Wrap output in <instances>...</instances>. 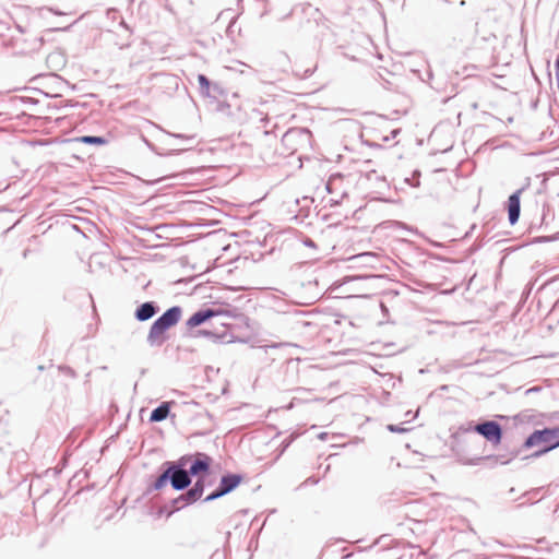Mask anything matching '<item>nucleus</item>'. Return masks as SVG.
I'll use <instances>...</instances> for the list:
<instances>
[{"mask_svg":"<svg viewBox=\"0 0 559 559\" xmlns=\"http://www.w3.org/2000/svg\"><path fill=\"white\" fill-rule=\"evenodd\" d=\"M134 314L138 319H140V307L135 309Z\"/></svg>","mask_w":559,"mask_h":559,"instance_id":"obj_14","label":"nucleus"},{"mask_svg":"<svg viewBox=\"0 0 559 559\" xmlns=\"http://www.w3.org/2000/svg\"><path fill=\"white\" fill-rule=\"evenodd\" d=\"M171 404L173 402H163L156 409L152 412L150 420L157 423L166 419L169 415Z\"/></svg>","mask_w":559,"mask_h":559,"instance_id":"obj_8","label":"nucleus"},{"mask_svg":"<svg viewBox=\"0 0 559 559\" xmlns=\"http://www.w3.org/2000/svg\"><path fill=\"white\" fill-rule=\"evenodd\" d=\"M74 141L84 143V144H95V145H104L107 143V140L102 136H92V135H84L74 139Z\"/></svg>","mask_w":559,"mask_h":559,"instance_id":"obj_10","label":"nucleus"},{"mask_svg":"<svg viewBox=\"0 0 559 559\" xmlns=\"http://www.w3.org/2000/svg\"><path fill=\"white\" fill-rule=\"evenodd\" d=\"M240 483H241V477L238 475L224 476L221 480L218 490H216L215 492L207 496L205 500L210 501V500H214L218 497H222V496L228 493L229 491H231L233 489H235Z\"/></svg>","mask_w":559,"mask_h":559,"instance_id":"obj_4","label":"nucleus"},{"mask_svg":"<svg viewBox=\"0 0 559 559\" xmlns=\"http://www.w3.org/2000/svg\"><path fill=\"white\" fill-rule=\"evenodd\" d=\"M559 429L534 431L525 441L526 448L542 447L538 454L546 453L559 445Z\"/></svg>","mask_w":559,"mask_h":559,"instance_id":"obj_2","label":"nucleus"},{"mask_svg":"<svg viewBox=\"0 0 559 559\" xmlns=\"http://www.w3.org/2000/svg\"><path fill=\"white\" fill-rule=\"evenodd\" d=\"M155 312H156V310H155V307L153 306V304H151V302L142 304V321L148 320L150 318H152L155 314Z\"/></svg>","mask_w":559,"mask_h":559,"instance_id":"obj_12","label":"nucleus"},{"mask_svg":"<svg viewBox=\"0 0 559 559\" xmlns=\"http://www.w3.org/2000/svg\"><path fill=\"white\" fill-rule=\"evenodd\" d=\"M181 318V309L173 307L159 317L151 326L147 341L152 345H160L165 341V332L176 325Z\"/></svg>","mask_w":559,"mask_h":559,"instance_id":"obj_1","label":"nucleus"},{"mask_svg":"<svg viewBox=\"0 0 559 559\" xmlns=\"http://www.w3.org/2000/svg\"><path fill=\"white\" fill-rule=\"evenodd\" d=\"M522 190H518L513 194L509 197L508 200V213H509V222L511 225H514L520 216V195Z\"/></svg>","mask_w":559,"mask_h":559,"instance_id":"obj_6","label":"nucleus"},{"mask_svg":"<svg viewBox=\"0 0 559 559\" xmlns=\"http://www.w3.org/2000/svg\"><path fill=\"white\" fill-rule=\"evenodd\" d=\"M202 492L203 484L201 481H197L194 487L187 492V497L190 501H195L202 496Z\"/></svg>","mask_w":559,"mask_h":559,"instance_id":"obj_11","label":"nucleus"},{"mask_svg":"<svg viewBox=\"0 0 559 559\" xmlns=\"http://www.w3.org/2000/svg\"><path fill=\"white\" fill-rule=\"evenodd\" d=\"M475 431L495 444H499L501 442V427L496 421H486L479 424L475 427Z\"/></svg>","mask_w":559,"mask_h":559,"instance_id":"obj_3","label":"nucleus"},{"mask_svg":"<svg viewBox=\"0 0 559 559\" xmlns=\"http://www.w3.org/2000/svg\"><path fill=\"white\" fill-rule=\"evenodd\" d=\"M219 311L205 309L193 313L187 321V326L190 329L197 328L207 321L209 319L219 314Z\"/></svg>","mask_w":559,"mask_h":559,"instance_id":"obj_5","label":"nucleus"},{"mask_svg":"<svg viewBox=\"0 0 559 559\" xmlns=\"http://www.w3.org/2000/svg\"><path fill=\"white\" fill-rule=\"evenodd\" d=\"M169 473H170V469H169V471H167L166 473H164V475L160 477V479L166 478V477L168 476V474H169Z\"/></svg>","mask_w":559,"mask_h":559,"instance_id":"obj_15","label":"nucleus"},{"mask_svg":"<svg viewBox=\"0 0 559 559\" xmlns=\"http://www.w3.org/2000/svg\"><path fill=\"white\" fill-rule=\"evenodd\" d=\"M171 486L175 489H183L190 484L188 472L183 469H176L170 475Z\"/></svg>","mask_w":559,"mask_h":559,"instance_id":"obj_7","label":"nucleus"},{"mask_svg":"<svg viewBox=\"0 0 559 559\" xmlns=\"http://www.w3.org/2000/svg\"><path fill=\"white\" fill-rule=\"evenodd\" d=\"M198 82H199V84H200V86L202 88H204L205 91H209V88H210V81L207 80V78L205 75L200 74L198 76Z\"/></svg>","mask_w":559,"mask_h":559,"instance_id":"obj_13","label":"nucleus"},{"mask_svg":"<svg viewBox=\"0 0 559 559\" xmlns=\"http://www.w3.org/2000/svg\"><path fill=\"white\" fill-rule=\"evenodd\" d=\"M211 459L209 456H204L202 460H195L193 464L190 466V473L192 475H198L199 473H205L209 469Z\"/></svg>","mask_w":559,"mask_h":559,"instance_id":"obj_9","label":"nucleus"},{"mask_svg":"<svg viewBox=\"0 0 559 559\" xmlns=\"http://www.w3.org/2000/svg\"><path fill=\"white\" fill-rule=\"evenodd\" d=\"M200 334H203V335H210V332H206V331H201Z\"/></svg>","mask_w":559,"mask_h":559,"instance_id":"obj_16","label":"nucleus"}]
</instances>
